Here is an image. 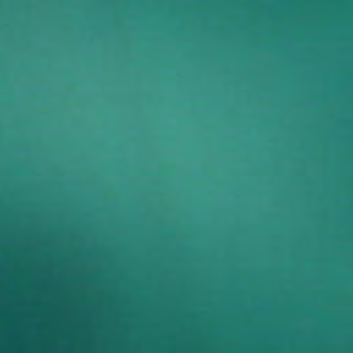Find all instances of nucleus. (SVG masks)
Masks as SVG:
<instances>
[{"label":"nucleus","mask_w":353,"mask_h":353,"mask_svg":"<svg viewBox=\"0 0 353 353\" xmlns=\"http://www.w3.org/2000/svg\"><path fill=\"white\" fill-rule=\"evenodd\" d=\"M236 353H243V303H236Z\"/></svg>","instance_id":"nucleus-1"},{"label":"nucleus","mask_w":353,"mask_h":353,"mask_svg":"<svg viewBox=\"0 0 353 353\" xmlns=\"http://www.w3.org/2000/svg\"><path fill=\"white\" fill-rule=\"evenodd\" d=\"M243 304H244V305L245 304V301L243 302Z\"/></svg>","instance_id":"nucleus-2"},{"label":"nucleus","mask_w":353,"mask_h":353,"mask_svg":"<svg viewBox=\"0 0 353 353\" xmlns=\"http://www.w3.org/2000/svg\"><path fill=\"white\" fill-rule=\"evenodd\" d=\"M245 350V347H244V351Z\"/></svg>","instance_id":"nucleus-3"}]
</instances>
